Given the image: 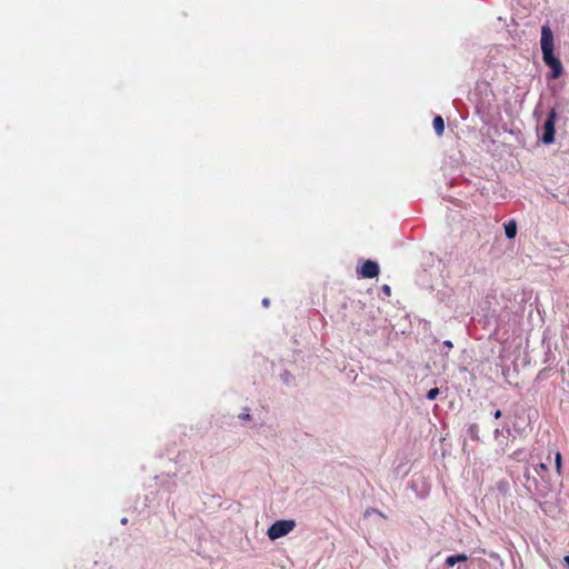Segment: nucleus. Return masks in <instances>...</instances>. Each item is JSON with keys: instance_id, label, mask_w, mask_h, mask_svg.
Returning a JSON list of instances; mask_svg holds the SVG:
<instances>
[{"instance_id": "1", "label": "nucleus", "mask_w": 569, "mask_h": 569, "mask_svg": "<svg viewBox=\"0 0 569 569\" xmlns=\"http://www.w3.org/2000/svg\"><path fill=\"white\" fill-rule=\"evenodd\" d=\"M541 52L542 60L550 68L549 79L556 80L563 73V67L559 58L553 54V34L548 26L541 28Z\"/></svg>"}, {"instance_id": "2", "label": "nucleus", "mask_w": 569, "mask_h": 569, "mask_svg": "<svg viewBox=\"0 0 569 569\" xmlns=\"http://www.w3.org/2000/svg\"><path fill=\"white\" fill-rule=\"evenodd\" d=\"M295 527L296 521L292 519L278 520L270 526L267 535L270 540H276L290 533L295 529Z\"/></svg>"}, {"instance_id": "3", "label": "nucleus", "mask_w": 569, "mask_h": 569, "mask_svg": "<svg viewBox=\"0 0 569 569\" xmlns=\"http://www.w3.org/2000/svg\"><path fill=\"white\" fill-rule=\"evenodd\" d=\"M557 118V112L555 109H551L548 113V118L543 123V136L541 140L543 143L549 144L555 141V122Z\"/></svg>"}, {"instance_id": "4", "label": "nucleus", "mask_w": 569, "mask_h": 569, "mask_svg": "<svg viewBox=\"0 0 569 569\" xmlns=\"http://www.w3.org/2000/svg\"><path fill=\"white\" fill-rule=\"evenodd\" d=\"M358 272L362 278L371 279L378 276L379 266L376 261L367 260Z\"/></svg>"}, {"instance_id": "5", "label": "nucleus", "mask_w": 569, "mask_h": 569, "mask_svg": "<svg viewBox=\"0 0 569 569\" xmlns=\"http://www.w3.org/2000/svg\"><path fill=\"white\" fill-rule=\"evenodd\" d=\"M503 431L507 432V435H510L511 433V430L509 427L505 428V429H496L495 432H493V436H495V439L497 440L498 442V446L500 447L501 451L505 452L506 451V447L508 446L507 442H505L503 440H500L499 439V436L500 435H503Z\"/></svg>"}, {"instance_id": "6", "label": "nucleus", "mask_w": 569, "mask_h": 569, "mask_svg": "<svg viewBox=\"0 0 569 569\" xmlns=\"http://www.w3.org/2000/svg\"><path fill=\"white\" fill-rule=\"evenodd\" d=\"M468 560V556L466 553H459L456 556H449L446 558V565L449 567H453L458 562H465Z\"/></svg>"}, {"instance_id": "7", "label": "nucleus", "mask_w": 569, "mask_h": 569, "mask_svg": "<svg viewBox=\"0 0 569 569\" xmlns=\"http://www.w3.org/2000/svg\"><path fill=\"white\" fill-rule=\"evenodd\" d=\"M505 233L508 239H512L517 234V224L513 220L508 221L505 223Z\"/></svg>"}, {"instance_id": "8", "label": "nucleus", "mask_w": 569, "mask_h": 569, "mask_svg": "<svg viewBox=\"0 0 569 569\" xmlns=\"http://www.w3.org/2000/svg\"><path fill=\"white\" fill-rule=\"evenodd\" d=\"M433 129L437 133V136H442L443 134V131H445V121L442 119V117L440 116H437L435 119H433Z\"/></svg>"}, {"instance_id": "9", "label": "nucleus", "mask_w": 569, "mask_h": 569, "mask_svg": "<svg viewBox=\"0 0 569 569\" xmlns=\"http://www.w3.org/2000/svg\"><path fill=\"white\" fill-rule=\"evenodd\" d=\"M468 435L473 440H479V427L477 423H471L468 427Z\"/></svg>"}, {"instance_id": "10", "label": "nucleus", "mask_w": 569, "mask_h": 569, "mask_svg": "<svg viewBox=\"0 0 569 569\" xmlns=\"http://www.w3.org/2000/svg\"><path fill=\"white\" fill-rule=\"evenodd\" d=\"M439 395L438 388H432L427 392V399L428 400H435Z\"/></svg>"}, {"instance_id": "11", "label": "nucleus", "mask_w": 569, "mask_h": 569, "mask_svg": "<svg viewBox=\"0 0 569 569\" xmlns=\"http://www.w3.org/2000/svg\"><path fill=\"white\" fill-rule=\"evenodd\" d=\"M556 467H557V470L560 471V467H561V455H560V452L556 453Z\"/></svg>"}, {"instance_id": "12", "label": "nucleus", "mask_w": 569, "mask_h": 569, "mask_svg": "<svg viewBox=\"0 0 569 569\" xmlns=\"http://www.w3.org/2000/svg\"><path fill=\"white\" fill-rule=\"evenodd\" d=\"M381 289H382V291H383V293H385L386 296H390V295H391V288H390V286H388V284H383Z\"/></svg>"}, {"instance_id": "13", "label": "nucleus", "mask_w": 569, "mask_h": 569, "mask_svg": "<svg viewBox=\"0 0 569 569\" xmlns=\"http://www.w3.org/2000/svg\"><path fill=\"white\" fill-rule=\"evenodd\" d=\"M239 418L241 420H249L251 417H250L249 412H242V413L239 415Z\"/></svg>"}, {"instance_id": "14", "label": "nucleus", "mask_w": 569, "mask_h": 569, "mask_svg": "<svg viewBox=\"0 0 569 569\" xmlns=\"http://www.w3.org/2000/svg\"><path fill=\"white\" fill-rule=\"evenodd\" d=\"M262 305H263V307H269V305H270L269 298L262 299Z\"/></svg>"}, {"instance_id": "15", "label": "nucleus", "mask_w": 569, "mask_h": 569, "mask_svg": "<svg viewBox=\"0 0 569 569\" xmlns=\"http://www.w3.org/2000/svg\"><path fill=\"white\" fill-rule=\"evenodd\" d=\"M501 415H502V413H501V410H496V411L493 412V417H495L496 419H499V418L501 417Z\"/></svg>"}, {"instance_id": "16", "label": "nucleus", "mask_w": 569, "mask_h": 569, "mask_svg": "<svg viewBox=\"0 0 569 569\" xmlns=\"http://www.w3.org/2000/svg\"><path fill=\"white\" fill-rule=\"evenodd\" d=\"M563 563H565V566H566L567 568H569V556H566V557L563 558Z\"/></svg>"}, {"instance_id": "17", "label": "nucleus", "mask_w": 569, "mask_h": 569, "mask_svg": "<svg viewBox=\"0 0 569 569\" xmlns=\"http://www.w3.org/2000/svg\"><path fill=\"white\" fill-rule=\"evenodd\" d=\"M445 346L450 349V348H452V342L450 340H446Z\"/></svg>"}, {"instance_id": "18", "label": "nucleus", "mask_w": 569, "mask_h": 569, "mask_svg": "<svg viewBox=\"0 0 569 569\" xmlns=\"http://www.w3.org/2000/svg\"><path fill=\"white\" fill-rule=\"evenodd\" d=\"M539 468H540L541 470H547V466H546L545 463H540V465H539Z\"/></svg>"}, {"instance_id": "19", "label": "nucleus", "mask_w": 569, "mask_h": 569, "mask_svg": "<svg viewBox=\"0 0 569 569\" xmlns=\"http://www.w3.org/2000/svg\"><path fill=\"white\" fill-rule=\"evenodd\" d=\"M127 521H128V520H127V518H122V519H121V523H122V525H126V523H127Z\"/></svg>"}]
</instances>
